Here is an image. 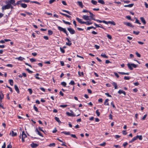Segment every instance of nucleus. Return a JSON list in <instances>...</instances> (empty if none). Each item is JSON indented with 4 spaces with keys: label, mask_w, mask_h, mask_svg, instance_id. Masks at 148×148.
Masks as SVG:
<instances>
[{
    "label": "nucleus",
    "mask_w": 148,
    "mask_h": 148,
    "mask_svg": "<svg viewBox=\"0 0 148 148\" xmlns=\"http://www.w3.org/2000/svg\"><path fill=\"white\" fill-rule=\"evenodd\" d=\"M12 137H14L17 136L16 132H14L13 131H12L9 134Z\"/></svg>",
    "instance_id": "6e6552de"
},
{
    "label": "nucleus",
    "mask_w": 148,
    "mask_h": 148,
    "mask_svg": "<svg viewBox=\"0 0 148 148\" xmlns=\"http://www.w3.org/2000/svg\"><path fill=\"white\" fill-rule=\"evenodd\" d=\"M89 13L90 14V17L91 18L92 20V18H92L93 17H94L95 16V15L93 14L91 12H90V11L89 12Z\"/></svg>",
    "instance_id": "37998d69"
},
{
    "label": "nucleus",
    "mask_w": 148,
    "mask_h": 148,
    "mask_svg": "<svg viewBox=\"0 0 148 148\" xmlns=\"http://www.w3.org/2000/svg\"><path fill=\"white\" fill-rule=\"evenodd\" d=\"M127 65L129 69L131 70H132L133 69V68L132 67L135 68H136L137 67V65H136L133 63H128L127 64Z\"/></svg>",
    "instance_id": "f03ea898"
},
{
    "label": "nucleus",
    "mask_w": 148,
    "mask_h": 148,
    "mask_svg": "<svg viewBox=\"0 0 148 148\" xmlns=\"http://www.w3.org/2000/svg\"><path fill=\"white\" fill-rule=\"evenodd\" d=\"M101 56L102 57L105 58H108V56H106V55L105 54H104L103 53H102L101 54Z\"/></svg>",
    "instance_id": "cd10ccee"
},
{
    "label": "nucleus",
    "mask_w": 148,
    "mask_h": 148,
    "mask_svg": "<svg viewBox=\"0 0 148 148\" xmlns=\"http://www.w3.org/2000/svg\"><path fill=\"white\" fill-rule=\"evenodd\" d=\"M5 3L7 4L5 5H3L2 8V10L3 11L6 9H10V5H9V3H8L7 1L5 2Z\"/></svg>",
    "instance_id": "7ed1b4c3"
},
{
    "label": "nucleus",
    "mask_w": 148,
    "mask_h": 148,
    "mask_svg": "<svg viewBox=\"0 0 148 148\" xmlns=\"http://www.w3.org/2000/svg\"><path fill=\"white\" fill-rule=\"evenodd\" d=\"M83 19L85 20H89V16L87 15H83L82 17Z\"/></svg>",
    "instance_id": "4468645a"
},
{
    "label": "nucleus",
    "mask_w": 148,
    "mask_h": 148,
    "mask_svg": "<svg viewBox=\"0 0 148 148\" xmlns=\"http://www.w3.org/2000/svg\"><path fill=\"white\" fill-rule=\"evenodd\" d=\"M58 28L60 31L63 32L65 33L67 36H68V33L65 28H62L59 26H58Z\"/></svg>",
    "instance_id": "f257e3e1"
},
{
    "label": "nucleus",
    "mask_w": 148,
    "mask_h": 148,
    "mask_svg": "<svg viewBox=\"0 0 148 148\" xmlns=\"http://www.w3.org/2000/svg\"><path fill=\"white\" fill-rule=\"evenodd\" d=\"M78 75L79 76H81L82 75L83 76L84 75V73L83 72H82L81 73L80 71H79L78 72Z\"/></svg>",
    "instance_id": "a19ab883"
},
{
    "label": "nucleus",
    "mask_w": 148,
    "mask_h": 148,
    "mask_svg": "<svg viewBox=\"0 0 148 148\" xmlns=\"http://www.w3.org/2000/svg\"><path fill=\"white\" fill-rule=\"evenodd\" d=\"M70 112H71V113H69L68 112H67L66 113V114L68 116H78L80 115V114H78L76 116L74 113L73 111L72 110H70Z\"/></svg>",
    "instance_id": "20e7f679"
},
{
    "label": "nucleus",
    "mask_w": 148,
    "mask_h": 148,
    "mask_svg": "<svg viewBox=\"0 0 148 148\" xmlns=\"http://www.w3.org/2000/svg\"><path fill=\"white\" fill-rule=\"evenodd\" d=\"M55 144L54 143H51L49 145V146L50 147H55Z\"/></svg>",
    "instance_id": "f704fd0d"
},
{
    "label": "nucleus",
    "mask_w": 148,
    "mask_h": 148,
    "mask_svg": "<svg viewBox=\"0 0 148 148\" xmlns=\"http://www.w3.org/2000/svg\"><path fill=\"white\" fill-rule=\"evenodd\" d=\"M135 18L136 19V21L134 22L135 23H137L140 25L141 23L139 22V21L137 19V18Z\"/></svg>",
    "instance_id": "58836bf2"
},
{
    "label": "nucleus",
    "mask_w": 148,
    "mask_h": 148,
    "mask_svg": "<svg viewBox=\"0 0 148 148\" xmlns=\"http://www.w3.org/2000/svg\"><path fill=\"white\" fill-rule=\"evenodd\" d=\"M28 91L29 92L30 94L31 95L32 93V91L31 89V88H29L28 89Z\"/></svg>",
    "instance_id": "8fccbe9b"
},
{
    "label": "nucleus",
    "mask_w": 148,
    "mask_h": 148,
    "mask_svg": "<svg viewBox=\"0 0 148 148\" xmlns=\"http://www.w3.org/2000/svg\"><path fill=\"white\" fill-rule=\"evenodd\" d=\"M109 101V99H106L105 100V101L104 102V104L105 105H107V106H109V104L108 103V101Z\"/></svg>",
    "instance_id": "f3484780"
},
{
    "label": "nucleus",
    "mask_w": 148,
    "mask_h": 148,
    "mask_svg": "<svg viewBox=\"0 0 148 148\" xmlns=\"http://www.w3.org/2000/svg\"><path fill=\"white\" fill-rule=\"evenodd\" d=\"M60 14L61 15H63L65 16H66V17L69 18H71V16H69V15H68L62 13L61 12H60Z\"/></svg>",
    "instance_id": "6ab92c4d"
},
{
    "label": "nucleus",
    "mask_w": 148,
    "mask_h": 148,
    "mask_svg": "<svg viewBox=\"0 0 148 148\" xmlns=\"http://www.w3.org/2000/svg\"><path fill=\"white\" fill-rule=\"evenodd\" d=\"M62 21H63V23L66 24H68L69 25H70L71 24L69 22L66 21L64 20H62Z\"/></svg>",
    "instance_id": "c85d7f7f"
},
{
    "label": "nucleus",
    "mask_w": 148,
    "mask_h": 148,
    "mask_svg": "<svg viewBox=\"0 0 148 148\" xmlns=\"http://www.w3.org/2000/svg\"><path fill=\"white\" fill-rule=\"evenodd\" d=\"M124 23L125 25L127 26L130 27H134V26L133 25H132L130 23L124 22Z\"/></svg>",
    "instance_id": "1a4fd4ad"
},
{
    "label": "nucleus",
    "mask_w": 148,
    "mask_h": 148,
    "mask_svg": "<svg viewBox=\"0 0 148 148\" xmlns=\"http://www.w3.org/2000/svg\"><path fill=\"white\" fill-rule=\"evenodd\" d=\"M111 105H112V107L114 108H116V107L114 105V104L113 103V101H112L111 103Z\"/></svg>",
    "instance_id": "680f3d73"
},
{
    "label": "nucleus",
    "mask_w": 148,
    "mask_h": 148,
    "mask_svg": "<svg viewBox=\"0 0 148 148\" xmlns=\"http://www.w3.org/2000/svg\"><path fill=\"white\" fill-rule=\"evenodd\" d=\"M76 19L79 23L81 24H84V22L82 21V19H80L79 18L77 17L76 18Z\"/></svg>",
    "instance_id": "9d476101"
},
{
    "label": "nucleus",
    "mask_w": 148,
    "mask_h": 148,
    "mask_svg": "<svg viewBox=\"0 0 148 148\" xmlns=\"http://www.w3.org/2000/svg\"><path fill=\"white\" fill-rule=\"evenodd\" d=\"M8 3L12 4L14 6H15V0H10L8 1H7Z\"/></svg>",
    "instance_id": "423d86ee"
},
{
    "label": "nucleus",
    "mask_w": 148,
    "mask_h": 148,
    "mask_svg": "<svg viewBox=\"0 0 148 148\" xmlns=\"http://www.w3.org/2000/svg\"><path fill=\"white\" fill-rule=\"evenodd\" d=\"M30 145L31 147L33 148H35L38 145V144L34 143L31 144Z\"/></svg>",
    "instance_id": "f8f14e48"
},
{
    "label": "nucleus",
    "mask_w": 148,
    "mask_h": 148,
    "mask_svg": "<svg viewBox=\"0 0 148 148\" xmlns=\"http://www.w3.org/2000/svg\"><path fill=\"white\" fill-rule=\"evenodd\" d=\"M91 2L93 4L95 5H96L97 3V1H95L94 0H92L91 1Z\"/></svg>",
    "instance_id": "473e14b6"
},
{
    "label": "nucleus",
    "mask_w": 148,
    "mask_h": 148,
    "mask_svg": "<svg viewBox=\"0 0 148 148\" xmlns=\"http://www.w3.org/2000/svg\"><path fill=\"white\" fill-rule=\"evenodd\" d=\"M66 45H67L69 46H70L71 45H72L71 42H66Z\"/></svg>",
    "instance_id": "49530a36"
},
{
    "label": "nucleus",
    "mask_w": 148,
    "mask_h": 148,
    "mask_svg": "<svg viewBox=\"0 0 148 148\" xmlns=\"http://www.w3.org/2000/svg\"><path fill=\"white\" fill-rule=\"evenodd\" d=\"M26 70L29 73H33L32 71H31L28 69H26Z\"/></svg>",
    "instance_id": "e2e57ef3"
},
{
    "label": "nucleus",
    "mask_w": 148,
    "mask_h": 148,
    "mask_svg": "<svg viewBox=\"0 0 148 148\" xmlns=\"http://www.w3.org/2000/svg\"><path fill=\"white\" fill-rule=\"evenodd\" d=\"M35 132L37 133L40 136H42V137H43L42 135L41 134V133L38 130V129L37 128H36L35 130Z\"/></svg>",
    "instance_id": "ddd939ff"
},
{
    "label": "nucleus",
    "mask_w": 148,
    "mask_h": 148,
    "mask_svg": "<svg viewBox=\"0 0 148 148\" xmlns=\"http://www.w3.org/2000/svg\"><path fill=\"white\" fill-rule=\"evenodd\" d=\"M14 87L15 89V90L16 91L17 93H19V91L17 86L16 85H15L14 86Z\"/></svg>",
    "instance_id": "4be33fe9"
},
{
    "label": "nucleus",
    "mask_w": 148,
    "mask_h": 148,
    "mask_svg": "<svg viewBox=\"0 0 148 148\" xmlns=\"http://www.w3.org/2000/svg\"><path fill=\"white\" fill-rule=\"evenodd\" d=\"M130 77L125 76L124 77V79L125 80H129L130 79Z\"/></svg>",
    "instance_id": "c03bdc74"
},
{
    "label": "nucleus",
    "mask_w": 148,
    "mask_h": 148,
    "mask_svg": "<svg viewBox=\"0 0 148 148\" xmlns=\"http://www.w3.org/2000/svg\"><path fill=\"white\" fill-rule=\"evenodd\" d=\"M9 82L10 83V84L11 86H13V81L12 79H9Z\"/></svg>",
    "instance_id": "7c9ffc66"
},
{
    "label": "nucleus",
    "mask_w": 148,
    "mask_h": 148,
    "mask_svg": "<svg viewBox=\"0 0 148 148\" xmlns=\"http://www.w3.org/2000/svg\"><path fill=\"white\" fill-rule=\"evenodd\" d=\"M92 20L96 21L100 23H102V21H101L98 19H95V18H92Z\"/></svg>",
    "instance_id": "2f4dec72"
},
{
    "label": "nucleus",
    "mask_w": 148,
    "mask_h": 148,
    "mask_svg": "<svg viewBox=\"0 0 148 148\" xmlns=\"http://www.w3.org/2000/svg\"><path fill=\"white\" fill-rule=\"evenodd\" d=\"M21 6L23 8H25L27 7V5L25 3H21Z\"/></svg>",
    "instance_id": "b1692460"
},
{
    "label": "nucleus",
    "mask_w": 148,
    "mask_h": 148,
    "mask_svg": "<svg viewBox=\"0 0 148 148\" xmlns=\"http://www.w3.org/2000/svg\"><path fill=\"white\" fill-rule=\"evenodd\" d=\"M98 2L102 4H105L103 0H98Z\"/></svg>",
    "instance_id": "e433bc0d"
},
{
    "label": "nucleus",
    "mask_w": 148,
    "mask_h": 148,
    "mask_svg": "<svg viewBox=\"0 0 148 148\" xmlns=\"http://www.w3.org/2000/svg\"><path fill=\"white\" fill-rule=\"evenodd\" d=\"M84 24H85L87 25H89L92 24V22L89 21L84 22Z\"/></svg>",
    "instance_id": "c756f323"
},
{
    "label": "nucleus",
    "mask_w": 148,
    "mask_h": 148,
    "mask_svg": "<svg viewBox=\"0 0 148 148\" xmlns=\"http://www.w3.org/2000/svg\"><path fill=\"white\" fill-rule=\"evenodd\" d=\"M33 108L35 110V111H36V112H38L37 108L35 105L34 106Z\"/></svg>",
    "instance_id": "3c124183"
},
{
    "label": "nucleus",
    "mask_w": 148,
    "mask_h": 148,
    "mask_svg": "<svg viewBox=\"0 0 148 148\" xmlns=\"http://www.w3.org/2000/svg\"><path fill=\"white\" fill-rule=\"evenodd\" d=\"M140 19L142 23L144 24H146V21L143 17H141Z\"/></svg>",
    "instance_id": "393cba45"
},
{
    "label": "nucleus",
    "mask_w": 148,
    "mask_h": 148,
    "mask_svg": "<svg viewBox=\"0 0 148 148\" xmlns=\"http://www.w3.org/2000/svg\"><path fill=\"white\" fill-rule=\"evenodd\" d=\"M22 0H20L16 2V3H15V6L16 5L18 6L19 5H21V4L22 3Z\"/></svg>",
    "instance_id": "412c9836"
},
{
    "label": "nucleus",
    "mask_w": 148,
    "mask_h": 148,
    "mask_svg": "<svg viewBox=\"0 0 148 148\" xmlns=\"http://www.w3.org/2000/svg\"><path fill=\"white\" fill-rule=\"evenodd\" d=\"M96 113L97 115V116H99L100 115V113L99 112L98 110H97L96 111Z\"/></svg>",
    "instance_id": "de8ad7c7"
},
{
    "label": "nucleus",
    "mask_w": 148,
    "mask_h": 148,
    "mask_svg": "<svg viewBox=\"0 0 148 148\" xmlns=\"http://www.w3.org/2000/svg\"><path fill=\"white\" fill-rule=\"evenodd\" d=\"M112 84L113 86L114 87L115 89H116L118 88L117 85V84L116 82H113Z\"/></svg>",
    "instance_id": "aec40b11"
},
{
    "label": "nucleus",
    "mask_w": 148,
    "mask_h": 148,
    "mask_svg": "<svg viewBox=\"0 0 148 148\" xmlns=\"http://www.w3.org/2000/svg\"><path fill=\"white\" fill-rule=\"evenodd\" d=\"M118 93L120 95L121 94H123L125 95H126L125 92L123 90H119V91H118Z\"/></svg>",
    "instance_id": "9b49d317"
},
{
    "label": "nucleus",
    "mask_w": 148,
    "mask_h": 148,
    "mask_svg": "<svg viewBox=\"0 0 148 148\" xmlns=\"http://www.w3.org/2000/svg\"><path fill=\"white\" fill-rule=\"evenodd\" d=\"M62 11L63 12H65L67 13V14H69L70 15H72V13L71 12H69V11H67V10H62Z\"/></svg>",
    "instance_id": "bb28decb"
},
{
    "label": "nucleus",
    "mask_w": 148,
    "mask_h": 148,
    "mask_svg": "<svg viewBox=\"0 0 148 148\" xmlns=\"http://www.w3.org/2000/svg\"><path fill=\"white\" fill-rule=\"evenodd\" d=\"M107 37L109 39H111L112 38L111 36L109 34H107Z\"/></svg>",
    "instance_id": "0e129e2a"
},
{
    "label": "nucleus",
    "mask_w": 148,
    "mask_h": 148,
    "mask_svg": "<svg viewBox=\"0 0 148 148\" xmlns=\"http://www.w3.org/2000/svg\"><path fill=\"white\" fill-rule=\"evenodd\" d=\"M95 28H96L95 27H93V26H92L87 27V30H89L90 29H95Z\"/></svg>",
    "instance_id": "79ce46f5"
},
{
    "label": "nucleus",
    "mask_w": 148,
    "mask_h": 148,
    "mask_svg": "<svg viewBox=\"0 0 148 148\" xmlns=\"http://www.w3.org/2000/svg\"><path fill=\"white\" fill-rule=\"evenodd\" d=\"M16 59L18 60L22 61L23 60L25 59V58H23L21 56H20L19 57L16 58Z\"/></svg>",
    "instance_id": "a878e982"
},
{
    "label": "nucleus",
    "mask_w": 148,
    "mask_h": 148,
    "mask_svg": "<svg viewBox=\"0 0 148 148\" xmlns=\"http://www.w3.org/2000/svg\"><path fill=\"white\" fill-rule=\"evenodd\" d=\"M69 32L71 34H73L75 33V31L73 28H67Z\"/></svg>",
    "instance_id": "39448f33"
},
{
    "label": "nucleus",
    "mask_w": 148,
    "mask_h": 148,
    "mask_svg": "<svg viewBox=\"0 0 148 148\" xmlns=\"http://www.w3.org/2000/svg\"><path fill=\"white\" fill-rule=\"evenodd\" d=\"M102 22L106 24H108V23H111V22L110 21L107 22L103 20L102 21Z\"/></svg>",
    "instance_id": "72a5a7b5"
},
{
    "label": "nucleus",
    "mask_w": 148,
    "mask_h": 148,
    "mask_svg": "<svg viewBox=\"0 0 148 148\" xmlns=\"http://www.w3.org/2000/svg\"><path fill=\"white\" fill-rule=\"evenodd\" d=\"M30 61L32 62L36 61V60L34 58H31L30 59Z\"/></svg>",
    "instance_id": "69168bd1"
},
{
    "label": "nucleus",
    "mask_w": 148,
    "mask_h": 148,
    "mask_svg": "<svg viewBox=\"0 0 148 148\" xmlns=\"http://www.w3.org/2000/svg\"><path fill=\"white\" fill-rule=\"evenodd\" d=\"M134 5L133 3H131L127 5H124V7H129L132 8Z\"/></svg>",
    "instance_id": "a211bd4d"
},
{
    "label": "nucleus",
    "mask_w": 148,
    "mask_h": 148,
    "mask_svg": "<svg viewBox=\"0 0 148 148\" xmlns=\"http://www.w3.org/2000/svg\"><path fill=\"white\" fill-rule=\"evenodd\" d=\"M106 145V143L105 142H104L100 144V145L102 146H105Z\"/></svg>",
    "instance_id": "052dcab7"
},
{
    "label": "nucleus",
    "mask_w": 148,
    "mask_h": 148,
    "mask_svg": "<svg viewBox=\"0 0 148 148\" xmlns=\"http://www.w3.org/2000/svg\"><path fill=\"white\" fill-rule=\"evenodd\" d=\"M53 32L51 30H49L48 31V34L49 35H52L53 34Z\"/></svg>",
    "instance_id": "ea45409f"
},
{
    "label": "nucleus",
    "mask_w": 148,
    "mask_h": 148,
    "mask_svg": "<svg viewBox=\"0 0 148 148\" xmlns=\"http://www.w3.org/2000/svg\"><path fill=\"white\" fill-rule=\"evenodd\" d=\"M62 133H63L65 134L66 135H70V132H66L64 131L62 132Z\"/></svg>",
    "instance_id": "4c0bfd02"
},
{
    "label": "nucleus",
    "mask_w": 148,
    "mask_h": 148,
    "mask_svg": "<svg viewBox=\"0 0 148 148\" xmlns=\"http://www.w3.org/2000/svg\"><path fill=\"white\" fill-rule=\"evenodd\" d=\"M70 135L71 137H72L75 138L76 139H77V137H76V135L75 134H71Z\"/></svg>",
    "instance_id": "864d4df0"
},
{
    "label": "nucleus",
    "mask_w": 148,
    "mask_h": 148,
    "mask_svg": "<svg viewBox=\"0 0 148 148\" xmlns=\"http://www.w3.org/2000/svg\"><path fill=\"white\" fill-rule=\"evenodd\" d=\"M147 116V114H145L144 116L143 117L142 119V120H145V119L146 117Z\"/></svg>",
    "instance_id": "bf43d9fd"
},
{
    "label": "nucleus",
    "mask_w": 148,
    "mask_h": 148,
    "mask_svg": "<svg viewBox=\"0 0 148 148\" xmlns=\"http://www.w3.org/2000/svg\"><path fill=\"white\" fill-rule=\"evenodd\" d=\"M27 136V135L25 133L24 131H23L21 134V138H25Z\"/></svg>",
    "instance_id": "dca6fc26"
},
{
    "label": "nucleus",
    "mask_w": 148,
    "mask_h": 148,
    "mask_svg": "<svg viewBox=\"0 0 148 148\" xmlns=\"http://www.w3.org/2000/svg\"><path fill=\"white\" fill-rule=\"evenodd\" d=\"M126 18L129 20H131V17L130 16H127L126 17Z\"/></svg>",
    "instance_id": "338daca9"
},
{
    "label": "nucleus",
    "mask_w": 148,
    "mask_h": 148,
    "mask_svg": "<svg viewBox=\"0 0 148 148\" xmlns=\"http://www.w3.org/2000/svg\"><path fill=\"white\" fill-rule=\"evenodd\" d=\"M61 84L62 85L64 86V87L66 86V82H62L61 83Z\"/></svg>",
    "instance_id": "c9c22d12"
},
{
    "label": "nucleus",
    "mask_w": 148,
    "mask_h": 148,
    "mask_svg": "<svg viewBox=\"0 0 148 148\" xmlns=\"http://www.w3.org/2000/svg\"><path fill=\"white\" fill-rule=\"evenodd\" d=\"M4 98V95L2 92H0V103H2V99Z\"/></svg>",
    "instance_id": "0eeeda50"
},
{
    "label": "nucleus",
    "mask_w": 148,
    "mask_h": 148,
    "mask_svg": "<svg viewBox=\"0 0 148 148\" xmlns=\"http://www.w3.org/2000/svg\"><path fill=\"white\" fill-rule=\"evenodd\" d=\"M67 105H60V107L61 108H65L67 107Z\"/></svg>",
    "instance_id": "6e6d98bb"
},
{
    "label": "nucleus",
    "mask_w": 148,
    "mask_h": 148,
    "mask_svg": "<svg viewBox=\"0 0 148 148\" xmlns=\"http://www.w3.org/2000/svg\"><path fill=\"white\" fill-rule=\"evenodd\" d=\"M136 56L138 58H140L141 56L140 55L138 52H136Z\"/></svg>",
    "instance_id": "13d9d810"
},
{
    "label": "nucleus",
    "mask_w": 148,
    "mask_h": 148,
    "mask_svg": "<svg viewBox=\"0 0 148 148\" xmlns=\"http://www.w3.org/2000/svg\"><path fill=\"white\" fill-rule=\"evenodd\" d=\"M69 84L72 85H74L75 84V83L73 80H71L69 83Z\"/></svg>",
    "instance_id": "a18cd8bd"
},
{
    "label": "nucleus",
    "mask_w": 148,
    "mask_h": 148,
    "mask_svg": "<svg viewBox=\"0 0 148 148\" xmlns=\"http://www.w3.org/2000/svg\"><path fill=\"white\" fill-rule=\"evenodd\" d=\"M54 119L57 122H58V123L59 124L61 123V122L59 118H58L57 117L55 116L54 117Z\"/></svg>",
    "instance_id": "5701e85b"
},
{
    "label": "nucleus",
    "mask_w": 148,
    "mask_h": 148,
    "mask_svg": "<svg viewBox=\"0 0 148 148\" xmlns=\"http://www.w3.org/2000/svg\"><path fill=\"white\" fill-rule=\"evenodd\" d=\"M60 50L61 52L62 53H65L64 50L63 49V48H62V47H61L60 48Z\"/></svg>",
    "instance_id": "09e8293b"
},
{
    "label": "nucleus",
    "mask_w": 148,
    "mask_h": 148,
    "mask_svg": "<svg viewBox=\"0 0 148 148\" xmlns=\"http://www.w3.org/2000/svg\"><path fill=\"white\" fill-rule=\"evenodd\" d=\"M23 2H25L28 3L30 1L29 0H22Z\"/></svg>",
    "instance_id": "4d7b16f0"
},
{
    "label": "nucleus",
    "mask_w": 148,
    "mask_h": 148,
    "mask_svg": "<svg viewBox=\"0 0 148 148\" xmlns=\"http://www.w3.org/2000/svg\"><path fill=\"white\" fill-rule=\"evenodd\" d=\"M139 33V32L138 31H134L133 32V34L136 35H138Z\"/></svg>",
    "instance_id": "5fc2aeb1"
},
{
    "label": "nucleus",
    "mask_w": 148,
    "mask_h": 148,
    "mask_svg": "<svg viewBox=\"0 0 148 148\" xmlns=\"http://www.w3.org/2000/svg\"><path fill=\"white\" fill-rule=\"evenodd\" d=\"M136 137H137V138H138L139 140H141L142 139V136L140 135V136H138L137 135L136 136Z\"/></svg>",
    "instance_id": "603ef678"
},
{
    "label": "nucleus",
    "mask_w": 148,
    "mask_h": 148,
    "mask_svg": "<svg viewBox=\"0 0 148 148\" xmlns=\"http://www.w3.org/2000/svg\"><path fill=\"white\" fill-rule=\"evenodd\" d=\"M12 148V146H11V145L10 143L7 146V148Z\"/></svg>",
    "instance_id": "774afa93"
},
{
    "label": "nucleus",
    "mask_w": 148,
    "mask_h": 148,
    "mask_svg": "<svg viewBox=\"0 0 148 148\" xmlns=\"http://www.w3.org/2000/svg\"><path fill=\"white\" fill-rule=\"evenodd\" d=\"M78 5L80 6L81 8H83L84 7L82 2L81 1H78L77 2Z\"/></svg>",
    "instance_id": "2eb2a0df"
}]
</instances>
